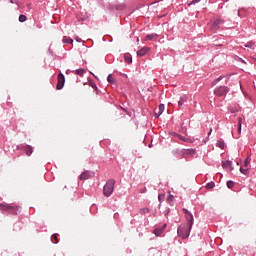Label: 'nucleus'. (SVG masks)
<instances>
[{"mask_svg":"<svg viewBox=\"0 0 256 256\" xmlns=\"http://www.w3.org/2000/svg\"><path fill=\"white\" fill-rule=\"evenodd\" d=\"M187 224H181L178 226L177 233L179 237L182 239H189V235H191V229H193V224L195 223V218L193 217V213L189 212L186 208L182 209Z\"/></svg>","mask_w":256,"mask_h":256,"instance_id":"obj_1","label":"nucleus"},{"mask_svg":"<svg viewBox=\"0 0 256 256\" xmlns=\"http://www.w3.org/2000/svg\"><path fill=\"white\" fill-rule=\"evenodd\" d=\"M113 191H115V180L110 179L106 182V184L103 187L104 197H111L113 195Z\"/></svg>","mask_w":256,"mask_h":256,"instance_id":"obj_2","label":"nucleus"},{"mask_svg":"<svg viewBox=\"0 0 256 256\" xmlns=\"http://www.w3.org/2000/svg\"><path fill=\"white\" fill-rule=\"evenodd\" d=\"M19 209H21L20 206H12L10 204L0 203V211H3L4 213L5 211H8L9 213H13L14 215H17V211H19Z\"/></svg>","mask_w":256,"mask_h":256,"instance_id":"obj_3","label":"nucleus"},{"mask_svg":"<svg viewBox=\"0 0 256 256\" xmlns=\"http://www.w3.org/2000/svg\"><path fill=\"white\" fill-rule=\"evenodd\" d=\"M229 91L230 89L227 86H218L214 89V95H216V97H225Z\"/></svg>","mask_w":256,"mask_h":256,"instance_id":"obj_4","label":"nucleus"},{"mask_svg":"<svg viewBox=\"0 0 256 256\" xmlns=\"http://www.w3.org/2000/svg\"><path fill=\"white\" fill-rule=\"evenodd\" d=\"M63 87H65V75H63V73H59L56 89H57V91H61V89H63Z\"/></svg>","mask_w":256,"mask_h":256,"instance_id":"obj_5","label":"nucleus"},{"mask_svg":"<svg viewBox=\"0 0 256 256\" xmlns=\"http://www.w3.org/2000/svg\"><path fill=\"white\" fill-rule=\"evenodd\" d=\"M18 149H21L22 151H26V155L31 156L33 155V147L30 145L21 144L17 146Z\"/></svg>","mask_w":256,"mask_h":256,"instance_id":"obj_6","label":"nucleus"},{"mask_svg":"<svg viewBox=\"0 0 256 256\" xmlns=\"http://www.w3.org/2000/svg\"><path fill=\"white\" fill-rule=\"evenodd\" d=\"M225 23V20L223 19H217L215 20L212 25H211V30L212 31H217V29H219V27H221V25H223Z\"/></svg>","mask_w":256,"mask_h":256,"instance_id":"obj_7","label":"nucleus"},{"mask_svg":"<svg viewBox=\"0 0 256 256\" xmlns=\"http://www.w3.org/2000/svg\"><path fill=\"white\" fill-rule=\"evenodd\" d=\"M223 169H227L228 171H233V161L225 160L222 161Z\"/></svg>","mask_w":256,"mask_h":256,"instance_id":"obj_8","label":"nucleus"},{"mask_svg":"<svg viewBox=\"0 0 256 256\" xmlns=\"http://www.w3.org/2000/svg\"><path fill=\"white\" fill-rule=\"evenodd\" d=\"M166 227H167V224H163L162 227L155 228L154 229V235H156V237H160V235H163V232L165 231Z\"/></svg>","mask_w":256,"mask_h":256,"instance_id":"obj_9","label":"nucleus"},{"mask_svg":"<svg viewBox=\"0 0 256 256\" xmlns=\"http://www.w3.org/2000/svg\"><path fill=\"white\" fill-rule=\"evenodd\" d=\"M149 52V47H143L140 50L137 51V56L138 57H145L147 53Z\"/></svg>","mask_w":256,"mask_h":256,"instance_id":"obj_10","label":"nucleus"},{"mask_svg":"<svg viewBox=\"0 0 256 256\" xmlns=\"http://www.w3.org/2000/svg\"><path fill=\"white\" fill-rule=\"evenodd\" d=\"M158 38H159V34L152 33L146 36V41H157Z\"/></svg>","mask_w":256,"mask_h":256,"instance_id":"obj_11","label":"nucleus"},{"mask_svg":"<svg viewBox=\"0 0 256 256\" xmlns=\"http://www.w3.org/2000/svg\"><path fill=\"white\" fill-rule=\"evenodd\" d=\"M229 113H232V115H237L239 113V107L237 106H228Z\"/></svg>","mask_w":256,"mask_h":256,"instance_id":"obj_12","label":"nucleus"},{"mask_svg":"<svg viewBox=\"0 0 256 256\" xmlns=\"http://www.w3.org/2000/svg\"><path fill=\"white\" fill-rule=\"evenodd\" d=\"M90 178H91V172L89 171H85L82 174H80L81 181H86V179H90Z\"/></svg>","mask_w":256,"mask_h":256,"instance_id":"obj_13","label":"nucleus"},{"mask_svg":"<svg viewBox=\"0 0 256 256\" xmlns=\"http://www.w3.org/2000/svg\"><path fill=\"white\" fill-rule=\"evenodd\" d=\"M185 103H187V97H185V96L180 97V99L178 101V107H181Z\"/></svg>","mask_w":256,"mask_h":256,"instance_id":"obj_14","label":"nucleus"},{"mask_svg":"<svg viewBox=\"0 0 256 256\" xmlns=\"http://www.w3.org/2000/svg\"><path fill=\"white\" fill-rule=\"evenodd\" d=\"M163 111H165V104H160L159 105V112H158V114H156V117H159V116L163 115Z\"/></svg>","mask_w":256,"mask_h":256,"instance_id":"obj_15","label":"nucleus"},{"mask_svg":"<svg viewBox=\"0 0 256 256\" xmlns=\"http://www.w3.org/2000/svg\"><path fill=\"white\" fill-rule=\"evenodd\" d=\"M62 41H63V43H65L66 45H71V44H73V39H72V38H69V37H64Z\"/></svg>","mask_w":256,"mask_h":256,"instance_id":"obj_16","label":"nucleus"},{"mask_svg":"<svg viewBox=\"0 0 256 256\" xmlns=\"http://www.w3.org/2000/svg\"><path fill=\"white\" fill-rule=\"evenodd\" d=\"M223 79H225V76H220L218 78H216L213 82H212V86L215 87V85H217V83H219V81H223Z\"/></svg>","mask_w":256,"mask_h":256,"instance_id":"obj_17","label":"nucleus"},{"mask_svg":"<svg viewBox=\"0 0 256 256\" xmlns=\"http://www.w3.org/2000/svg\"><path fill=\"white\" fill-rule=\"evenodd\" d=\"M217 147L220 149H225V142L223 140H218L216 143Z\"/></svg>","mask_w":256,"mask_h":256,"instance_id":"obj_18","label":"nucleus"},{"mask_svg":"<svg viewBox=\"0 0 256 256\" xmlns=\"http://www.w3.org/2000/svg\"><path fill=\"white\" fill-rule=\"evenodd\" d=\"M125 63H133V58L131 55H125L124 56Z\"/></svg>","mask_w":256,"mask_h":256,"instance_id":"obj_19","label":"nucleus"},{"mask_svg":"<svg viewBox=\"0 0 256 256\" xmlns=\"http://www.w3.org/2000/svg\"><path fill=\"white\" fill-rule=\"evenodd\" d=\"M251 165V156H248L244 161V167H249Z\"/></svg>","mask_w":256,"mask_h":256,"instance_id":"obj_20","label":"nucleus"},{"mask_svg":"<svg viewBox=\"0 0 256 256\" xmlns=\"http://www.w3.org/2000/svg\"><path fill=\"white\" fill-rule=\"evenodd\" d=\"M84 73H85V69L83 68L76 69V75H80V77H83Z\"/></svg>","mask_w":256,"mask_h":256,"instance_id":"obj_21","label":"nucleus"},{"mask_svg":"<svg viewBox=\"0 0 256 256\" xmlns=\"http://www.w3.org/2000/svg\"><path fill=\"white\" fill-rule=\"evenodd\" d=\"M149 208H147V207H144V208H141L140 209V214L141 215H146V213H149Z\"/></svg>","mask_w":256,"mask_h":256,"instance_id":"obj_22","label":"nucleus"},{"mask_svg":"<svg viewBox=\"0 0 256 256\" xmlns=\"http://www.w3.org/2000/svg\"><path fill=\"white\" fill-rule=\"evenodd\" d=\"M215 187V182L211 181L206 184V189H213Z\"/></svg>","mask_w":256,"mask_h":256,"instance_id":"obj_23","label":"nucleus"},{"mask_svg":"<svg viewBox=\"0 0 256 256\" xmlns=\"http://www.w3.org/2000/svg\"><path fill=\"white\" fill-rule=\"evenodd\" d=\"M19 21H20V23H25V21H27V16L21 14V15L19 16Z\"/></svg>","mask_w":256,"mask_h":256,"instance_id":"obj_24","label":"nucleus"},{"mask_svg":"<svg viewBox=\"0 0 256 256\" xmlns=\"http://www.w3.org/2000/svg\"><path fill=\"white\" fill-rule=\"evenodd\" d=\"M227 187L228 189H233L235 187V183L231 180L227 181Z\"/></svg>","mask_w":256,"mask_h":256,"instance_id":"obj_25","label":"nucleus"},{"mask_svg":"<svg viewBox=\"0 0 256 256\" xmlns=\"http://www.w3.org/2000/svg\"><path fill=\"white\" fill-rule=\"evenodd\" d=\"M51 241H52V243H55V244L59 243V240L57 239V235L53 234L51 236Z\"/></svg>","mask_w":256,"mask_h":256,"instance_id":"obj_26","label":"nucleus"},{"mask_svg":"<svg viewBox=\"0 0 256 256\" xmlns=\"http://www.w3.org/2000/svg\"><path fill=\"white\" fill-rule=\"evenodd\" d=\"M240 173H242L243 175H247V173H249V168H243V167H241L240 168Z\"/></svg>","mask_w":256,"mask_h":256,"instance_id":"obj_27","label":"nucleus"},{"mask_svg":"<svg viewBox=\"0 0 256 256\" xmlns=\"http://www.w3.org/2000/svg\"><path fill=\"white\" fill-rule=\"evenodd\" d=\"M196 3H201V0H192L188 3V5L191 7V5H196Z\"/></svg>","mask_w":256,"mask_h":256,"instance_id":"obj_28","label":"nucleus"},{"mask_svg":"<svg viewBox=\"0 0 256 256\" xmlns=\"http://www.w3.org/2000/svg\"><path fill=\"white\" fill-rule=\"evenodd\" d=\"M253 45H255L254 42H248L245 47H247L248 49H253Z\"/></svg>","mask_w":256,"mask_h":256,"instance_id":"obj_29","label":"nucleus"},{"mask_svg":"<svg viewBox=\"0 0 256 256\" xmlns=\"http://www.w3.org/2000/svg\"><path fill=\"white\" fill-rule=\"evenodd\" d=\"M108 83H115V80L111 77V74L107 76Z\"/></svg>","mask_w":256,"mask_h":256,"instance_id":"obj_30","label":"nucleus"},{"mask_svg":"<svg viewBox=\"0 0 256 256\" xmlns=\"http://www.w3.org/2000/svg\"><path fill=\"white\" fill-rule=\"evenodd\" d=\"M180 141H184L185 143H187V141H189V139H187L185 136H179Z\"/></svg>","mask_w":256,"mask_h":256,"instance_id":"obj_31","label":"nucleus"},{"mask_svg":"<svg viewBox=\"0 0 256 256\" xmlns=\"http://www.w3.org/2000/svg\"><path fill=\"white\" fill-rule=\"evenodd\" d=\"M238 125H243V118L241 117L238 118Z\"/></svg>","mask_w":256,"mask_h":256,"instance_id":"obj_32","label":"nucleus"},{"mask_svg":"<svg viewBox=\"0 0 256 256\" xmlns=\"http://www.w3.org/2000/svg\"><path fill=\"white\" fill-rule=\"evenodd\" d=\"M75 39H76L77 43H82L83 42V40L81 38H79L78 36H76Z\"/></svg>","mask_w":256,"mask_h":256,"instance_id":"obj_33","label":"nucleus"},{"mask_svg":"<svg viewBox=\"0 0 256 256\" xmlns=\"http://www.w3.org/2000/svg\"><path fill=\"white\" fill-rule=\"evenodd\" d=\"M169 213H170L169 208L164 211V215H165V216L169 215Z\"/></svg>","mask_w":256,"mask_h":256,"instance_id":"obj_34","label":"nucleus"},{"mask_svg":"<svg viewBox=\"0 0 256 256\" xmlns=\"http://www.w3.org/2000/svg\"><path fill=\"white\" fill-rule=\"evenodd\" d=\"M238 61H240V63H247L245 60H243V58H238Z\"/></svg>","mask_w":256,"mask_h":256,"instance_id":"obj_35","label":"nucleus"},{"mask_svg":"<svg viewBox=\"0 0 256 256\" xmlns=\"http://www.w3.org/2000/svg\"><path fill=\"white\" fill-rule=\"evenodd\" d=\"M140 193H147V188L140 190Z\"/></svg>","mask_w":256,"mask_h":256,"instance_id":"obj_36","label":"nucleus"},{"mask_svg":"<svg viewBox=\"0 0 256 256\" xmlns=\"http://www.w3.org/2000/svg\"><path fill=\"white\" fill-rule=\"evenodd\" d=\"M241 127L242 125H238V133H241Z\"/></svg>","mask_w":256,"mask_h":256,"instance_id":"obj_37","label":"nucleus"},{"mask_svg":"<svg viewBox=\"0 0 256 256\" xmlns=\"http://www.w3.org/2000/svg\"><path fill=\"white\" fill-rule=\"evenodd\" d=\"M92 88L95 89V90H97V85H96V84H93V85H92Z\"/></svg>","mask_w":256,"mask_h":256,"instance_id":"obj_38","label":"nucleus"},{"mask_svg":"<svg viewBox=\"0 0 256 256\" xmlns=\"http://www.w3.org/2000/svg\"><path fill=\"white\" fill-rule=\"evenodd\" d=\"M207 141H209V136L206 137V139L204 140V143H207Z\"/></svg>","mask_w":256,"mask_h":256,"instance_id":"obj_39","label":"nucleus"},{"mask_svg":"<svg viewBox=\"0 0 256 256\" xmlns=\"http://www.w3.org/2000/svg\"><path fill=\"white\" fill-rule=\"evenodd\" d=\"M48 51H49L50 55H53V50L52 49H49Z\"/></svg>","mask_w":256,"mask_h":256,"instance_id":"obj_40","label":"nucleus"},{"mask_svg":"<svg viewBox=\"0 0 256 256\" xmlns=\"http://www.w3.org/2000/svg\"><path fill=\"white\" fill-rule=\"evenodd\" d=\"M212 132H213V129H210V131L208 132V137L209 135H211Z\"/></svg>","mask_w":256,"mask_h":256,"instance_id":"obj_41","label":"nucleus"},{"mask_svg":"<svg viewBox=\"0 0 256 256\" xmlns=\"http://www.w3.org/2000/svg\"><path fill=\"white\" fill-rule=\"evenodd\" d=\"M158 199H159V201H161V194H159Z\"/></svg>","mask_w":256,"mask_h":256,"instance_id":"obj_42","label":"nucleus"},{"mask_svg":"<svg viewBox=\"0 0 256 256\" xmlns=\"http://www.w3.org/2000/svg\"><path fill=\"white\" fill-rule=\"evenodd\" d=\"M10 3H13V0H10Z\"/></svg>","mask_w":256,"mask_h":256,"instance_id":"obj_43","label":"nucleus"},{"mask_svg":"<svg viewBox=\"0 0 256 256\" xmlns=\"http://www.w3.org/2000/svg\"><path fill=\"white\" fill-rule=\"evenodd\" d=\"M223 1L227 2V1H229V0H223Z\"/></svg>","mask_w":256,"mask_h":256,"instance_id":"obj_44","label":"nucleus"}]
</instances>
